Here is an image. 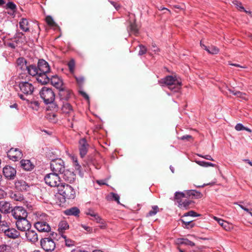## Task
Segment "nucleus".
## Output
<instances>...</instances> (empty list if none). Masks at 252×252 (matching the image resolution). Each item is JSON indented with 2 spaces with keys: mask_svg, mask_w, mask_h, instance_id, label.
I'll return each mask as SVG.
<instances>
[{
  "mask_svg": "<svg viewBox=\"0 0 252 252\" xmlns=\"http://www.w3.org/2000/svg\"><path fill=\"white\" fill-rule=\"evenodd\" d=\"M158 83L161 86H166L173 92H178L181 88L182 82L176 76L168 75L158 81Z\"/></svg>",
  "mask_w": 252,
  "mask_h": 252,
  "instance_id": "6",
  "label": "nucleus"
},
{
  "mask_svg": "<svg viewBox=\"0 0 252 252\" xmlns=\"http://www.w3.org/2000/svg\"><path fill=\"white\" fill-rule=\"evenodd\" d=\"M15 186L17 189L20 191H26L28 189L29 185L23 180H18L15 182Z\"/></svg>",
  "mask_w": 252,
  "mask_h": 252,
  "instance_id": "22",
  "label": "nucleus"
},
{
  "mask_svg": "<svg viewBox=\"0 0 252 252\" xmlns=\"http://www.w3.org/2000/svg\"><path fill=\"white\" fill-rule=\"evenodd\" d=\"M80 213V210L76 207H71L64 211V214L67 216H79Z\"/></svg>",
  "mask_w": 252,
  "mask_h": 252,
  "instance_id": "26",
  "label": "nucleus"
},
{
  "mask_svg": "<svg viewBox=\"0 0 252 252\" xmlns=\"http://www.w3.org/2000/svg\"><path fill=\"white\" fill-rule=\"evenodd\" d=\"M62 174L63 180L69 183H73L76 179L75 174L69 170H64Z\"/></svg>",
  "mask_w": 252,
  "mask_h": 252,
  "instance_id": "20",
  "label": "nucleus"
},
{
  "mask_svg": "<svg viewBox=\"0 0 252 252\" xmlns=\"http://www.w3.org/2000/svg\"><path fill=\"white\" fill-rule=\"evenodd\" d=\"M16 64L17 69L19 71L18 79L30 80L31 76H33L34 74H36L35 65L30 64L24 58H18L16 61Z\"/></svg>",
  "mask_w": 252,
  "mask_h": 252,
  "instance_id": "1",
  "label": "nucleus"
},
{
  "mask_svg": "<svg viewBox=\"0 0 252 252\" xmlns=\"http://www.w3.org/2000/svg\"><path fill=\"white\" fill-rule=\"evenodd\" d=\"M16 225L17 229L22 232L27 231L31 227V223L27 218L17 220Z\"/></svg>",
  "mask_w": 252,
  "mask_h": 252,
  "instance_id": "13",
  "label": "nucleus"
},
{
  "mask_svg": "<svg viewBox=\"0 0 252 252\" xmlns=\"http://www.w3.org/2000/svg\"><path fill=\"white\" fill-rule=\"evenodd\" d=\"M50 81L58 89L63 87V81L57 75H50Z\"/></svg>",
  "mask_w": 252,
  "mask_h": 252,
  "instance_id": "21",
  "label": "nucleus"
},
{
  "mask_svg": "<svg viewBox=\"0 0 252 252\" xmlns=\"http://www.w3.org/2000/svg\"><path fill=\"white\" fill-rule=\"evenodd\" d=\"M214 219L217 220L219 224L222 226V227L225 230L228 231L230 229V224L223 220L218 219L217 217H215Z\"/></svg>",
  "mask_w": 252,
  "mask_h": 252,
  "instance_id": "30",
  "label": "nucleus"
},
{
  "mask_svg": "<svg viewBox=\"0 0 252 252\" xmlns=\"http://www.w3.org/2000/svg\"><path fill=\"white\" fill-rule=\"evenodd\" d=\"M11 197L13 200L18 201H22L24 199L23 196L20 193H12Z\"/></svg>",
  "mask_w": 252,
  "mask_h": 252,
  "instance_id": "42",
  "label": "nucleus"
},
{
  "mask_svg": "<svg viewBox=\"0 0 252 252\" xmlns=\"http://www.w3.org/2000/svg\"><path fill=\"white\" fill-rule=\"evenodd\" d=\"M234 95L242 98L244 99H247V95L245 93L241 92L240 91H236V92L234 94Z\"/></svg>",
  "mask_w": 252,
  "mask_h": 252,
  "instance_id": "45",
  "label": "nucleus"
},
{
  "mask_svg": "<svg viewBox=\"0 0 252 252\" xmlns=\"http://www.w3.org/2000/svg\"><path fill=\"white\" fill-rule=\"evenodd\" d=\"M72 160H73V161L74 163V165L75 166V168L78 170L81 167V166L79 165V164L78 162L77 158L75 157H73Z\"/></svg>",
  "mask_w": 252,
  "mask_h": 252,
  "instance_id": "53",
  "label": "nucleus"
},
{
  "mask_svg": "<svg viewBox=\"0 0 252 252\" xmlns=\"http://www.w3.org/2000/svg\"><path fill=\"white\" fill-rule=\"evenodd\" d=\"M242 203L243 202H235L234 203V204L238 205L242 209H243L245 211L247 212H249V209L247 208L246 207L244 206L243 205H242L241 203Z\"/></svg>",
  "mask_w": 252,
  "mask_h": 252,
  "instance_id": "57",
  "label": "nucleus"
},
{
  "mask_svg": "<svg viewBox=\"0 0 252 252\" xmlns=\"http://www.w3.org/2000/svg\"><path fill=\"white\" fill-rule=\"evenodd\" d=\"M71 116V118L67 119V122H68L67 126L68 127L73 128V124L75 122H77V120H76V119H75V115H74V113H72Z\"/></svg>",
  "mask_w": 252,
  "mask_h": 252,
  "instance_id": "40",
  "label": "nucleus"
},
{
  "mask_svg": "<svg viewBox=\"0 0 252 252\" xmlns=\"http://www.w3.org/2000/svg\"><path fill=\"white\" fill-rule=\"evenodd\" d=\"M151 52L150 53V54H152V53H154L155 54H158L159 52V49L156 46L155 43H152V47L151 48Z\"/></svg>",
  "mask_w": 252,
  "mask_h": 252,
  "instance_id": "47",
  "label": "nucleus"
},
{
  "mask_svg": "<svg viewBox=\"0 0 252 252\" xmlns=\"http://www.w3.org/2000/svg\"><path fill=\"white\" fill-rule=\"evenodd\" d=\"M0 252H10L8 246L5 244L0 245Z\"/></svg>",
  "mask_w": 252,
  "mask_h": 252,
  "instance_id": "51",
  "label": "nucleus"
},
{
  "mask_svg": "<svg viewBox=\"0 0 252 252\" xmlns=\"http://www.w3.org/2000/svg\"><path fill=\"white\" fill-rule=\"evenodd\" d=\"M128 32L130 33L137 35L138 33V29L135 22H129L128 27H127Z\"/></svg>",
  "mask_w": 252,
  "mask_h": 252,
  "instance_id": "28",
  "label": "nucleus"
},
{
  "mask_svg": "<svg viewBox=\"0 0 252 252\" xmlns=\"http://www.w3.org/2000/svg\"><path fill=\"white\" fill-rule=\"evenodd\" d=\"M235 128L237 131H240L244 130L245 126L242 124L239 123L235 126Z\"/></svg>",
  "mask_w": 252,
  "mask_h": 252,
  "instance_id": "55",
  "label": "nucleus"
},
{
  "mask_svg": "<svg viewBox=\"0 0 252 252\" xmlns=\"http://www.w3.org/2000/svg\"><path fill=\"white\" fill-rule=\"evenodd\" d=\"M40 246L46 252H52L56 247L54 241L51 238L47 237L40 240Z\"/></svg>",
  "mask_w": 252,
  "mask_h": 252,
  "instance_id": "11",
  "label": "nucleus"
},
{
  "mask_svg": "<svg viewBox=\"0 0 252 252\" xmlns=\"http://www.w3.org/2000/svg\"><path fill=\"white\" fill-rule=\"evenodd\" d=\"M233 3L235 5H236L237 7V8H239L240 10L246 11V10L244 9V7L242 5V3L240 1L238 0H234L233 1Z\"/></svg>",
  "mask_w": 252,
  "mask_h": 252,
  "instance_id": "49",
  "label": "nucleus"
},
{
  "mask_svg": "<svg viewBox=\"0 0 252 252\" xmlns=\"http://www.w3.org/2000/svg\"><path fill=\"white\" fill-rule=\"evenodd\" d=\"M94 220H95L97 222L100 223L101 219V218L98 216V214H97L95 217H94Z\"/></svg>",
  "mask_w": 252,
  "mask_h": 252,
  "instance_id": "63",
  "label": "nucleus"
},
{
  "mask_svg": "<svg viewBox=\"0 0 252 252\" xmlns=\"http://www.w3.org/2000/svg\"><path fill=\"white\" fill-rule=\"evenodd\" d=\"M69 228V225L65 220L61 221L59 224L58 230L60 233L63 232Z\"/></svg>",
  "mask_w": 252,
  "mask_h": 252,
  "instance_id": "32",
  "label": "nucleus"
},
{
  "mask_svg": "<svg viewBox=\"0 0 252 252\" xmlns=\"http://www.w3.org/2000/svg\"><path fill=\"white\" fill-rule=\"evenodd\" d=\"M50 168L53 172H56L57 174L62 173L65 170L64 163L61 158H58L51 161Z\"/></svg>",
  "mask_w": 252,
  "mask_h": 252,
  "instance_id": "9",
  "label": "nucleus"
},
{
  "mask_svg": "<svg viewBox=\"0 0 252 252\" xmlns=\"http://www.w3.org/2000/svg\"><path fill=\"white\" fill-rule=\"evenodd\" d=\"M75 79L77 82V83L79 85H82L84 81V78L83 77L80 76V77H75Z\"/></svg>",
  "mask_w": 252,
  "mask_h": 252,
  "instance_id": "58",
  "label": "nucleus"
},
{
  "mask_svg": "<svg viewBox=\"0 0 252 252\" xmlns=\"http://www.w3.org/2000/svg\"><path fill=\"white\" fill-rule=\"evenodd\" d=\"M62 110L63 113L69 114L70 115L73 113V109L71 104L68 102L63 103Z\"/></svg>",
  "mask_w": 252,
  "mask_h": 252,
  "instance_id": "27",
  "label": "nucleus"
},
{
  "mask_svg": "<svg viewBox=\"0 0 252 252\" xmlns=\"http://www.w3.org/2000/svg\"><path fill=\"white\" fill-rule=\"evenodd\" d=\"M21 167L26 171H32L34 168V165L28 159H22L20 161Z\"/></svg>",
  "mask_w": 252,
  "mask_h": 252,
  "instance_id": "23",
  "label": "nucleus"
},
{
  "mask_svg": "<svg viewBox=\"0 0 252 252\" xmlns=\"http://www.w3.org/2000/svg\"><path fill=\"white\" fill-rule=\"evenodd\" d=\"M110 196L112 197V198L116 201L118 203H120L119 199H120V196L117 193L111 192L110 193Z\"/></svg>",
  "mask_w": 252,
  "mask_h": 252,
  "instance_id": "50",
  "label": "nucleus"
},
{
  "mask_svg": "<svg viewBox=\"0 0 252 252\" xmlns=\"http://www.w3.org/2000/svg\"><path fill=\"white\" fill-rule=\"evenodd\" d=\"M12 216L16 220H18L27 218L28 213L27 210L21 206H16L11 211Z\"/></svg>",
  "mask_w": 252,
  "mask_h": 252,
  "instance_id": "12",
  "label": "nucleus"
},
{
  "mask_svg": "<svg viewBox=\"0 0 252 252\" xmlns=\"http://www.w3.org/2000/svg\"><path fill=\"white\" fill-rule=\"evenodd\" d=\"M7 46L11 49H15L16 48V45L13 42H9L7 43Z\"/></svg>",
  "mask_w": 252,
  "mask_h": 252,
  "instance_id": "62",
  "label": "nucleus"
},
{
  "mask_svg": "<svg viewBox=\"0 0 252 252\" xmlns=\"http://www.w3.org/2000/svg\"><path fill=\"white\" fill-rule=\"evenodd\" d=\"M182 221L186 226L190 225V227H193L194 226V224L192 223V221H185L183 220H182Z\"/></svg>",
  "mask_w": 252,
  "mask_h": 252,
  "instance_id": "61",
  "label": "nucleus"
},
{
  "mask_svg": "<svg viewBox=\"0 0 252 252\" xmlns=\"http://www.w3.org/2000/svg\"><path fill=\"white\" fill-rule=\"evenodd\" d=\"M4 236L11 239H19L21 237L20 232L14 228L9 227L4 234Z\"/></svg>",
  "mask_w": 252,
  "mask_h": 252,
  "instance_id": "18",
  "label": "nucleus"
},
{
  "mask_svg": "<svg viewBox=\"0 0 252 252\" xmlns=\"http://www.w3.org/2000/svg\"><path fill=\"white\" fill-rule=\"evenodd\" d=\"M59 91V95L61 100L67 101L70 98L71 92L69 89L63 86L60 88Z\"/></svg>",
  "mask_w": 252,
  "mask_h": 252,
  "instance_id": "19",
  "label": "nucleus"
},
{
  "mask_svg": "<svg viewBox=\"0 0 252 252\" xmlns=\"http://www.w3.org/2000/svg\"><path fill=\"white\" fill-rule=\"evenodd\" d=\"M33 215L32 219L35 220L34 226L39 232H48L50 231L51 227L46 221L48 218L47 215L40 212H34Z\"/></svg>",
  "mask_w": 252,
  "mask_h": 252,
  "instance_id": "4",
  "label": "nucleus"
},
{
  "mask_svg": "<svg viewBox=\"0 0 252 252\" xmlns=\"http://www.w3.org/2000/svg\"><path fill=\"white\" fill-rule=\"evenodd\" d=\"M39 94L45 104H52L54 108H58V105L54 103L55 94L51 88L44 87L40 91Z\"/></svg>",
  "mask_w": 252,
  "mask_h": 252,
  "instance_id": "7",
  "label": "nucleus"
},
{
  "mask_svg": "<svg viewBox=\"0 0 252 252\" xmlns=\"http://www.w3.org/2000/svg\"><path fill=\"white\" fill-rule=\"evenodd\" d=\"M68 67L69 68V71L71 73L73 74L74 72V68H75V61L74 60H71L68 63Z\"/></svg>",
  "mask_w": 252,
  "mask_h": 252,
  "instance_id": "43",
  "label": "nucleus"
},
{
  "mask_svg": "<svg viewBox=\"0 0 252 252\" xmlns=\"http://www.w3.org/2000/svg\"><path fill=\"white\" fill-rule=\"evenodd\" d=\"M179 139L182 140L189 141L190 139H192V137L190 135H185L179 137Z\"/></svg>",
  "mask_w": 252,
  "mask_h": 252,
  "instance_id": "54",
  "label": "nucleus"
},
{
  "mask_svg": "<svg viewBox=\"0 0 252 252\" xmlns=\"http://www.w3.org/2000/svg\"><path fill=\"white\" fill-rule=\"evenodd\" d=\"M186 194L187 196L191 197L192 199L201 198L203 196L200 192L193 189L186 190Z\"/></svg>",
  "mask_w": 252,
  "mask_h": 252,
  "instance_id": "25",
  "label": "nucleus"
},
{
  "mask_svg": "<svg viewBox=\"0 0 252 252\" xmlns=\"http://www.w3.org/2000/svg\"><path fill=\"white\" fill-rule=\"evenodd\" d=\"M16 64L17 69L19 71L18 79L30 80L31 76H33L34 74H36L35 65L30 64L24 58H18L16 61Z\"/></svg>",
  "mask_w": 252,
  "mask_h": 252,
  "instance_id": "2",
  "label": "nucleus"
},
{
  "mask_svg": "<svg viewBox=\"0 0 252 252\" xmlns=\"http://www.w3.org/2000/svg\"><path fill=\"white\" fill-rule=\"evenodd\" d=\"M197 156L201 158H204L206 159L211 160V161H214V159L212 158V157L210 155H207L203 156L201 154H198Z\"/></svg>",
  "mask_w": 252,
  "mask_h": 252,
  "instance_id": "56",
  "label": "nucleus"
},
{
  "mask_svg": "<svg viewBox=\"0 0 252 252\" xmlns=\"http://www.w3.org/2000/svg\"><path fill=\"white\" fill-rule=\"evenodd\" d=\"M139 51L138 52V55L140 56H142L144 54H145L147 51V49L146 47V46H145L143 45L140 44L139 45Z\"/></svg>",
  "mask_w": 252,
  "mask_h": 252,
  "instance_id": "44",
  "label": "nucleus"
},
{
  "mask_svg": "<svg viewBox=\"0 0 252 252\" xmlns=\"http://www.w3.org/2000/svg\"><path fill=\"white\" fill-rule=\"evenodd\" d=\"M46 22L50 26H53L55 25L54 20L51 16H47L46 17Z\"/></svg>",
  "mask_w": 252,
  "mask_h": 252,
  "instance_id": "46",
  "label": "nucleus"
},
{
  "mask_svg": "<svg viewBox=\"0 0 252 252\" xmlns=\"http://www.w3.org/2000/svg\"><path fill=\"white\" fill-rule=\"evenodd\" d=\"M44 180L47 185L51 187H57L58 189L59 186L63 183L60 177L56 172L47 174L45 176Z\"/></svg>",
  "mask_w": 252,
  "mask_h": 252,
  "instance_id": "8",
  "label": "nucleus"
},
{
  "mask_svg": "<svg viewBox=\"0 0 252 252\" xmlns=\"http://www.w3.org/2000/svg\"><path fill=\"white\" fill-rule=\"evenodd\" d=\"M196 162L199 165L203 167L212 166L215 167V164L211 162H206L204 161H196Z\"/></svg>",
  "mask_w": 252,
  "mask_h": 252,
  "instance_id": "41",
  "label": "nucleus"
},
{
  "mask_svg": "<svg viewBox=\"0 0 252 252\" xmlns=\"http://www.w3.org/2000/svg\"><path fill=\"white\" fill-rule=\"evenodd\" d=\"M25 236L27 240L32 244H35L38 242V238L36 232L30 228L25 232Z\"/></svg>",
  "mask_w": 252,
  "mask_h": 252,
  "instance_id": "16",
  "label": "nucleus"
},
{
  "mask_svg": "<svg viewBox=\"0 0 252 252\" xmlns=\"http://www.w3.org/2000/svg\"><path fill=\"white\" fill-rule=\"evenodd\" d=\"M8 158L13 161H17L23 156L22 151L18 148H11L7 153Z\"/></svg>",
  "mask_w": 252,
  "mask_h": 252,
  "instance_id": "15",
  "label": "nucleus"
},
{
  "mask_svg": "<svg viewBox=\"0 0 252 252\" xmlns=\"http://www.w3.org/2000/svg\"><path fill=\"white\" fill-rule=\"evenodd\" d=\"M58 193L62 196L60 200L59 205L64 203L66 199H74L76 197V191L70 185L63 183L59 186Z\"/></svg>",
  "mask_w": 252,
  "mask_h": 252,
  "instance_id": "5",
  "label": "nucleus"
},
{
  "mask_svg": "<svg viewBox=\"0 0 252 252\" xmlns=\"http://www.w3.org/2000/svg\"><path fill=\"white\" fill-rule=\"evenodd\" d=\"M79 145L80 155L82 158H83L88 152L89 144L86 139L82 138L79 140Z\"/></svg>",
  "mask_w": 252,
  "mask_h": 252,
  "instance_id": "17",
  "label": "nucleus"
},
{
  "mask_svg": "<svg viewBox=\"0 0 252 252\" xmlns=\"http://www.w3.org/2000/svg\"><path fill=\"white\" fill-rule=\"evenodd\" d=\"M186 195V191H185V193L177 191L175 193V200L179 204L182 200H183L182 198L185 197Z\"/></svg>",
  "mask_w": 252,
  "mask_h": 252,
  "instance_id": "34",
  "label": "nucleus"
},
{
  "mask_svg": "<svg viewBox=\"0 0 252 252\" xmlns=\"http://www.w3.org/2000/svg\"><path fill=\"white\" fill-rule=\"evenodd\" d=\"M22 81L19 82L18 86L20 91L25 94H31L34 91V87L32 83L28 82L29 80L21 79Z\"/></svg>",
  "mask_w": 252,
  "mask_h": 252,
  "instance_id": "10",
  "label": "nucleus"
},
{
  "mask_svg": "<svg viewBox=\"0 0 252 252\" xmlns=\"http://www.w3.org/2000/svg\"><path fill=\"white\" fill-rule=\"evenodd\" d=\"M192 203L191 200L188 199H185L182 200L181 202L178 204V206L181 209H187L189 208V205Z\"/></svg>",
  "mask_w": 252,
  "mask_h": 252,
  "instance_id": "36",
  "label": "nucleus"
},
{
  "mask_svg": "<svg viewBox=\"0 0 252 252\" xmlns=\"http://www.w3.org/2000/svg\"><path fill=\"white\" fill-rule=\"evenodd\" d=\"M10 203L4 201H0V211L4 214L10 213L11 211Z\"/></svg>",
  "mask_w": 252,
  "mask_h": 252,
  "instance_id": "24",
  "label": "nucleus"
},
{
  "mask_svg": "<svg viewBox=\"0 0 252 252\" xmlns=\"http://www.w3.org/2000/svg\"><path fill=\"white\" fill-rule=\"evenodd\" d=\"M109 2L116 8V9L117 10H119V9L120 7V6L119 4H118L117 3H116L113 1H109Z\"/></svg>",
  "mask_w": 252,
  "mask_h": 252,
  "instance_id": "60",
  "label": "nucleus"
},
{
  "mask_svg": "<svg viewBox=\"0 0 252 252\" xmlns=\"http://www.w3.org/2000/svg\"><path fill=\"white\" fill-rule=\"evenodd\" d=\"M200 45L201 46H203L204 47V49L211 54H217L219 52V49L215 46H212L208 48L204 45H202L201 42H200Z\"/></svg>",
  "mask_w": 252,
  "mask_h": 252,
  "instance_id": "35",
  "label": "nucleus"
},
{
  "mask_svg": "<svg viewBox=\"0 0 252 252\" xmlns=\"http://www.w3.org/2000/svg\"><path fill=\"white\" fill-rule=\"evenodd\" d=\"M14 38L16 41L24 42L26 41V37L22 32H17L14 35Z\"/></svg>",
  "mask_w": 252,
  "mask_h": 252,
  "instance_id": "37",
  "label": "nucleus"
},
{
  "mask_svg": "<svg viewBox=\"0 0 252 252\" xmlns=\"http://www.w3.org/2000/svg\"><path fill=\"white\" fill-rule=\"evenodd\" d=\"M29 22L27 19L25 18H22L19 22L20 28L25 32L29 31V28L28 27Z\"/></svg>",
  "mask_w": 252,
  "mask_h": 252,
  "instance_id": "29",
  "label": "nucleus"
},
{
  "mask_svg": "<svg viewBox=\"0 0 252 252\" xmlns=\"http://www.w3.org/2000/svg\"><path fill=\"white\" fill-rule=\"evenodd\" d=\"M177 243L178 244L188 245V246H190L191 247L195 246V244L194 242L189 240L188 239H185V238L178 239L177 240Z\"/></svg>",
  "mask_w": 252,
  "mask_h": 252,
  "instance_id": "31",
  "label": "nucleus"
},
{
  "mask_svg": "<svg viewBox=\"0 0 252 252\" xmlns=\"http://www.w3.org/2000/svg\"><path fill=\"white\" fill-rule=\"evenodd\" d=\"M36 74L33 77H35L38 83L44 85L50 82V67L48 63L43 59L38 60L37 66L35 65Z\"/></svg>",
  "mask_w": 252,
  "mask_h": 252,
  "instance_id": "3",
  "label": "nucleus"
},
{
  "mask_svg": "<svg viewBox=\"0 0 252 252\" xmlns=\"http://www.w3.org/2000/svg\"><path fill=\"white\" fill-rule=\"evenodd\" d=\"M16 170L9 165H6L3 168V174L6 179L9 180L14 179L16 175Z\"/></svg>",
  "mask_w": 252,
  "mask_h": 252,
  "instance_id": "14",
  "label": "nucleus"
},
{
  "mask_svg": "<svg viewBox=\"0 0 252 252\" xmlns=\"http://www.w3.org/2000/svg\"><path fill=\"white\" fill-rule=\"evenodd\" d=\"M185 216H191V217H198L200 216V214H198L195 212L193 211H190L188 213H186L184 215Z\"/></svg>",
  "mask_w": 252,
  "mask_h": 252,
  "instance_id": "52",
  "label": "nucleus"
},
{
  "mask_svg": "<svg viewBox=\"0 0 252 252\" xmlns=\"http://www.w3.org/2000/svg\"><path fill=\"white\" fill-rule=\"evenodd\" d=\"M9 227L6 221H0V233H3L4 235Z\"/></svg>",
  "mask_w": 252,
  "mask_h": 252,
  "instance_id": "33",
  "label": "nucleus"
},
{
  "mask_svg": "<svg viewBox=\"0 0 252 252\" xmlns=\"http://www.w3.org/2000/svg\"><path fill=\"white\" fill-rule=\"evenodd\" d=\"M159 211V208L157 205L153 206L152 210L147 214V217H151L155 216Z\"/></svg>",
  "mask_w": 252,
  "mask_h": 252,
  "instance_id": "39",
  "label": "nucleus"
},
{
  "mask_svg": "<svg viewBox=\"0 0 252 252\" xmlns=\"http://www.w3.org/2000/svg\"><path fill=\"white\" fill-rule=\"evenodd\" d=\"M94 220H95L97 222L100 223L101 219V218L98 216V214H97L95 217H94Z\"/></svg>",
  "mask_w": 252,
  "mask_h": 252,
  "instance_id": "64",
  "label": "nucleus"
},
{
  "mask_svg": "<svg viewBox=\"0 0 252 252\" xmlns=\"http://www.w3.org/2000/svg\"><path fill=\"white\" fill-rule=\"evenodd\" d=\"M62 237L64 239L65 245L68 247H70L75 245V242L70 239L67 238V237L63 234H62Z\"/></svg>",
  "mask_w": 252,
  "mask_h": 252,
  "instance_id": "38",
  "label": "nucleus"
},
{
  "mask_svg": "<svg viewBox=\"0 0 252 252\" xmlns=\"http://www.w3.org/2000/svg\"><path fill=\"white\" fill-rule=\"evenodd\" d=\"M81 226L85 230H86L88 232H91L93 230V229L92 227L87 226L85 224H81Z\"/></svg>",
  "mask_w": 252,
  "mask_h": 252,
  "instance_id": "59",
  "label": "nucleus"
},
{
  "mask_svg": "<svg viewBox=\"0 0 252 252\" xmlns=\"http://www.w3.org/2000/svg\"><path fill=\"white\" fill-rule=\"evenodd\" d=\"M6 7L15 11L16 9V5L13 2L9 1L6 4Z\"/></svg>",
  "mask_w": 252,
  "mask_h": 252,
  "instance_id": "48",
  "label": "nucleus"
}]
</instances>
